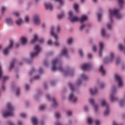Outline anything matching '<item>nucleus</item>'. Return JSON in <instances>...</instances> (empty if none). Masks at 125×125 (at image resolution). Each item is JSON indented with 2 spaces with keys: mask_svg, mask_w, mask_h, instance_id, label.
<instances>
[{
  "mask_svg": "<svg viewBox=\"0 0 125 125\" xmlns=\"http://www.w3.org/2000/svg\"><path fill=\"white\" fill-rule=\"evenodd\" d=\"M109 19L110 22V23H107L106 27L108 30H111L112 29V23H113V15L116 16L117 19H121L122 18V15L119 14V9H114L112 10V9H109Z\"/></svg>",
  "mask_w": 125,
  "mask_h": 125,
  "instance_id": "1",
  "label": "nucleus"
},
{
  "mask_svg": "<svg viewBox=\"0 0 125 125\" xmlns=\"http://www.w3.org/2000/svg\"><path fill=\"white\" fill-rule=\"evenodd\" d=\"M7 107L8 111L3 114V117H4V118H6V117H8L9 116H13V111H14V107H13L12 105H11V104H7Z\"/></svg>",
  "mask_w": 125,
  "mask_h": 125,
  "instance_id": "2",
  "label": "nucleus"
},
{
  "mask_svg": "<svg viewBox=\"0 0 125 125\" xmlns=\"http://www.w3.org/2000/svg\"><path fill=\"white\" fill-rule=\"evenodd\" d=\"M60 62H59V60L58 59H56L53 61L52 62V66L51 68L52 71H56V69H58L59 71L60 72H63V68L61 65L58 66V67H56V65H60Z\"/></svg>",
  "mask_w": 125,
  "mask_h": 125,
  "instance_id": "3",
  "label": "nucleus"
},
{
  "mask_svg": "<svg viewBox=\"0 0 125 125\" xmlns=\"http://www.w3.org/2000/svg\"><path fill=\"white\" fill-rule=\"evenodd\" d=\"M41 47H40V46L39 45H36L34 48V53H31L30 54V57L31 58H34L35 56H37L39 53H40V52L41 51Z\"/></svg>",
  "mask_w": 125,
  "mask_h": 125,
  "instance_id": "4",
  "label": "nucleus"
},
{
  "mask_svg": "<svg viewBox=\"0 0 125 125\" xmlns=\"http://www.w3.org/2000/svg\"><path fill=\"white\" fill-rule=\"evenodd\" d=\"M101 105L102 106H105L106 108L104 111V116H107V115H108L109 113H110V110H109V105H108V104L106 103V101L104 99H103L102 100Z\"/></svg>",
  "mask_w": 125,
  "mask_h": 125,
  "instance_id": "5",
  "label": "nucleus"
},
{
  "mask_svg": "<svg viewBox=\"0 0 125 125\" xmlns=\"http://www.w3.org/2000/svg\"><path fill=\"white\" fill-rule=\"evenodd\" d=\"M68 15L69 16V20L72 23H74V22H77V21H80V18L76 16H73V12L69 11L68 12Z\"/></svg>",
  "mask_w": 125,
  "mask_h": 125,
  "instance_id": "6",
  "label": "nucleus"
},
{
  "mask_svg": "<svg viewBox=\"0 0 125 125\" xmlns=\"http://www.w3.org/2000/svg\"><path fill=\"white\" fill-rule=\"evenodd\" d=\"M114 78L118 82V85L119 87H122L123 86V79H122V77L118 75H115Z\"/></svg>",
  "mask_w": 125,
  "mask_h": 125,
  "instance_id": "7",
  "label": "nucleus"
},
{
  "mask_svg": "<svg viewBox=\"0 0 125 125\" xmlns=\"http://www.w3.org/2000/svg\"><path fill=\"white\" fill-rule=\"evenodd\" d=\"M13 46V41L12 40H11L10 41L9 46L3 50V54L4 55H7V54H8V51H9V49L11 48Z\"/></svg>",
  "mask_w": 125,
  "mask_h": 125,
  "instance_id": "8",
  "label": "nucleus"
},
{
  "mask_svg": "<svg viewBox=\"0 0 125 125\" xmlns=\"http://www.w3.org/2000/svg\"><path fill=\"white\" fill-rule=\"evenodd\" d=\"M69 100L72 102H77L78 101V98L74 96L73 93H71L69 96Z\"/></svg>",
  "mask_w": 125,
  "mask_h": 125,
  "instance_id": "9",
  "label": "nucleus"
},
{
  "mask_svg": "<svg viewBox=\"0 0 125 125\" xmlns=\"http://www.w3.org/2000/svg\"><path fill=\"white\" fill-rule=\"evenodd\" d=\"M81 69H82L83 71L88 70V69H90V64H89V63H84L81 66Z\"/></svg>",
  "mask_w": 125,
  "mask_h": 125,
  "instance_id": "10",
  "label": "nucleus"
},
{
  "mask_svg": "<svg viewBox=\"0 0 125 125\" xmlns=\"http://www.w3.org/2000/svg\"><path fill=\"white\" fill-rule=\"evenodd\" d=\"M54 30V27H52L51 28L50 34L52 37H54L55 40L57 41V40H58V36H57V34H56L54 33V32H53Z\"/></svg>",
  "mask_w": 125,
  "mask_h": 125,
  "instance_id": "11",
  "label": "nucleus"
},
{
  "mask_svg": "<svg viewBox=\"0 0 125 125\" xmlns=\"http://www.w3.org/2000/svg\"><path fill=\"white\" fill-rule=\"evenodd\" d=\"M34 22L36 25H39L40 23H41V21H40V17L39 16L36 15L34 17Z\"/></svg>",
  "mask_w": 125,
  "mask_h": 125,
  "instance_id": "12",
  "label": "nucleus"
},
{
  "mask_svg": "<svg viewBox=\"0 0 125 125\" xmlns=\"http://www.w3.org/2000/svg\"><path fill=\"white\" fill-rule=\"evenodd\" d=\"M104 46V44L102 43V42H100L99 43V47H100L99 56H102V50H103Z\"/></svg>",
  "mask_w": 125,
  "mask_h": 125,
  "instance_id": "13",
  "label": "nucleus"
},
{
  "mask_svg": "<svg viewBox=\"0 0 125 125\" xmlns=\"http://www.w3.org/2000/svg\"><path fill=\"white\" fill-rule=\"evenodd\" d=\"M44 5L46 9H49V10H52V9H53V6H52L51 4L45 3Z\"/></svg>",
  "mask_w": 125,
  "mask_h": 125,
  "instance_id": "14",
  "label": "nucleus"
},
{
  "mask_svg": "<svg viewBox=\"0 0 125 125\" xmlns=\"http://www.w3.org/2000/svg\"><path fill=\"white\" fill-rule=\"evenodd\" d=\"M115 89H113L112 90V94L110 95V100L112 102L113 101H115V100H117V98L114 95V93H115Z\"/></svg>",
  "mask_w": 125,
  "mask_h": 125,
  "instance_id": "15",
  "label": "nucleus"
},
{
  "mask_svg": "<svg viewBox=\"0 0 125 125\" xmlns=\"http://www.w3.org/2000/svg\"><path fill=\"white\" fill-rule=\"evenodd\" d=\"M114 53H110V59L109 60H107V59H104V62H106V61H107V62H111V61H112V60H113V59H114Z\"/></svg>",
  "mask_w": 125,
  "mask_h": 125,
  "instance_id": "16",
  "label": "nucleus"
},
{
  "mask_svg": "<svg viewBox=\"0 0 125 125\" xmlns=\"http://www.w3.org/2000/svg\"><path fill=\"white\" fill-rule=\"evenodd\" d=\"M86 20H87V16L85 15H83L81 18H79V21L81 23L84 22V21H86Z\"/></svg>",
  "mask_w": 125,
  "mask_h": 125,
  "instance_id": "17",
  "label": "nucleus"
},
{
  "mask_svg": "<svg viewBox=\"0 0 125 125\" xmlns=\"http://www.w3.org/2000/svg\"><path fill=\"white\" fill-rule=\"evenodd\" d=\"M61 55H64L65 57H67L68 55V52L67 51V49H63L61 53Z\"/></svg>",
  "mask_w": 125,
  "mask_h": 125,
  "instance_id": "18",
  "label": "nucleus"
},
{
  "mask_svg": "<svg viewBox=\"0 0 125 125\" xmlns=\"http://www.w3.org/2000/svg\"><path fill=\"white\" fill-rule=\"evenodd\" d=\"M6 22L8 25H13V21L11 18H7L6 19Z\"/></svg>",
  "mask_w": 125,
  "mask_h": 125,
  "instance_id": "19",
  "label": "nucleus"
},
{
  "mask_svg": "<svg viewBox=\"0 0 125 125\" xmlns=\"http://www.w3.org/2000/svg\"><path fill=\"white\" fill-rule=\"evenodd\" d=\"M31 121L34 125H38V118L35 117H33L31 118Z\"/></svg>",
  "mask_w": 125,
  "mask_h": 125,
  "instance_id": "20",
  "label": "nucleus"
},
{
  "mask_svg": "<svg viewBox=\"0 0 125 125\" xmlns=\"http://www.w3.org/2000/svg\"><path fill=\"white\" fill-rule=\"evenodd\" d=\"M21 43L22 45H25L27 44V39L26 38L22 37L21 38Z\"/></svg>",
  "mask_w": 125,
  "mask_h": 125,
  "instance_id": "21",
  "label": "nucleus"
},
{
  "mask_svg": "<svg viewBox=\"0 0 125 125\" xmlns=\"http://www.w3.org/2000/svg\"><path fill=\"white\" fill-rule=\"evenodd\" d=\"M89 91L91 95H95L97 93V90L96 89H90Z\"/></svg>",
  "mask_w": 125,
  "mask_h": 125,
  "instance_id": "22",
  "label": "nucleus"
},
{
  "mask_svg": "<svg viewBox=\"0 0 125 125\" xmlns=\"http://www.w3.org/2000/svg\"><path fill=\"white\" fill-rule=\"evenodd\" d=\"M100 72L102 73L103 76H104L105 74V70L103 68V65H101L99 69Z\"/></svg>",
  "mask_w": 125,
  "mask_h": 125,
  "instance_id": "23",
  "label": "nucleus"
},
{
  "mask_svg": "<svg viewBox=\"0 0 125 125\" xmlns=\"http://www.w3.org/2000/svg\"><path fill=\"white\" fill-rule=\"evenodd\" d=\"M37 41H38V35H37V34H35L34 35V38L31 40V43H34V42H35Z\"/></svg>",
  "mask_w": 125,
  "mask_h": 125,
  "instance_id": "24",
  "label": "nucleus"
},
{
  "mask_svg": "<svg viewBox=\"0 0 125 125\" xmlns=\"http://www.w3.org/2000/svg\"><path fill=\"white\" fill-rule=\"evenodd\" d=\"M16 23L17 25H18L19 26H20L22 23H23V21H22V19H19L18 20L16 21Z\"/></svg>",
  "mask_w": 125,
  "mask_h": 125,
  "instance_id": "25",
  "label": "nucleus"
},
{
  "mask_svg": "<svg viewBox=\"0 0 125 125\" xmlns=\"http://www.w3.org/2000/svg\"><path fill=\"white\" fill-rule=\"evenodd\" d=\"M14 62H15V60H13L10 64V70H11L14 67Z\"/></svg>",
  "mask_w": 125,
  "mask_h": 125,
  "instance_id": "26",
  "label": "nucleus"
},
{
  "mask_svg": "<svg viewBox=\"0 0 125 125\" xmlns=\"http://www.w3.org/2000/svg\"><path fill=\"white\" fill-rule=\"evenodd\" d=\"M68 85L71 90V92H73V91H74V85L72 83H69Z\"/></svg>",
  "mask_w": 125,
  "mask_h": 125,
  "instance_id": "27",
  "label": "nucleus"
},
{
  "mask_svg": "<svg viewBox=\"0 0 125 125\" xmlns=\"http://www.w3.org/2000/svg\"><path fill=\"white\" fill-rule=\"evenodd\" d=\"M52 101L53 102V107L57 106L58 104H57V103H56V101H55V99H54V98H52Z\"/></svg>",
  "mask_w": 125,
  "mask_h": 125,
  "instance_id": "28",
  "label": "nucleus"
},
{
  "mask_svg": "<svg viewBox=\"0 0 125 125\" xmlns=\"http://www.w3.org/2000/svg\"><path fill=\"white\" fill-rule=\"evenodd\" d=\"M73 7H74L75 11H76V12H78V9L79 8V5L78 4H74L73 5Z\"/></svg>",
  "mask_w": 125,
  "mask_h": 125,
  "instance_id": "29",
  "label": "nucleus"
},
{
  "mask_svg": "<svg viewBox=\"0 0 125 125\" xmlns=\"http://www.w3.org/2000/svg\"><path fill=\"white\" fill-rule=\"evenodd\" d=\"M81 78L83 79V80H84L85 81L88 79L87 76L84 74H82L81 75Z\"/></svg>",
  "mask_w": 125,
  "mask_h": 125,
  "instance_id": "30",
  "label": "nucleus"
},
{
  "mask_svg": "<svg viewBox=\"0 0 125 125\" xmlns=\"http://www.w3.org/2000/svg\"><path fill=\"white\" fill-rule=\"evenodd\" d=\"M64 16H65V15H64V13H62L61 15L58 16V19H62Z\"/></svg>",
  "mask_w": 125,
  "mask_h": 125,
  "instance_id": "31",
  "label": "nucleus"
},
{
  "mask_svg": "<svg viewBox=\"0 0 125 125\" xmlns=\"http://www.w3.org/2000/svg\"><path fill=\"white\" fill-rule=\"evenodd\" d=\"M119 105L123 107L124 105H125V100H122L121 101H120L119 102Z\"/></svg>",
  "mask_w": 125,
  "mask_h": 125,
  "instance_id": "32",
  "label": "nucleus"
},
{
  "mask_svg": "<svg viewBox=\"0 0 125 125\" xmlns=\"http://www.w3.org/2000/svg\"><path fill=\"white\" fill-rule=\"evenodd\" d=\"M73 42V38H69L67 40V44H71Z\"/></svg>",
  "mask_w": 125,
  "mask_h": 125,
  "instance_id": "33",
  "label": "nucleus"
},
{
  "mask_svg": "<svg viewBox=\"0 0 125 125\" xmlns=\"http://www.w3.org/2000/svg\"><path fill=\"white\" fill-rule=\"evenodd\" d=\"M101 34L103 37H105V35H106V33L105 32V29L104 28L102 29Z\"/></svg>",
  "mask_w": 125,
  "mask_h": 125,
  "instance_id": "34",
  "label": "nucleus"
},
{
  "mask_svg": "<svg viewBox=\"0 0 125 125\" xmlns=\"http://www.w3.org/2000/svg\"><path fill=\"white\" fill-rule=\"evenodd\" d=\"M118 1L119 3L120 6H122L125 1L124 0H118Z\"/></svg>",
  "mask_w": 125,
  "mask_h": 125,
  "instance_id": "35",
  "label": "nucleus"
},
{
  "mask_svg": "<svg viewBox=\"0 0 125 125\" xmlns=\"http://www.w3.org/2000/svg\"><path fill=\"white\" fill-rule=\"evenodd\" d=\"M87 123L88 125H91V124H92V119H91L90 118H88L87 119Z\"/></svg>",
  "mask_w": 125,
  "mask_h": 125,
  "instance_id": "36",
  "label": "nucleus"
},
{
  "mask_svg": "<svg viewBox=\"0 0 125 125\" xmlns=\"http://www.w3.org/2000/svg\"><path fill=\"white\" fill-rule=\"evenodd\" d=\"M5 11V7H1V14H3L4 13V11Z\"/></svg>",
  "mask_w": 125,
  "mask_h": 125,
  "instance_id": "37",
  "label": "nucleus"
},
{
  "mask_svg": "<svg viewBox=\"0 0 125 125\" xmlns=\"http://www.w3.org/2000/svg\"><path fill=\"white\" fill-rule=\"evenodd\" d=\"M101 16H102L101 14L100 13L98 14L97 17H98V21H100V20H101Z\"/></svg>",
  "mask_w": 125,
  "mask_h": 125,
  "instance_id": "38",
  "label": "nucleus"
},
{
  "mask_svg": "<svg viewBox=\"0 0 125 125\" xmlns=\"http://www.w3.org/2000/svg\"><path fill=\"white\" fill-rule=\"evenodd\" d=\"M16 94L17 96H18V95H19V94H20V90L19 89V88H17Z\"/></svg>",
  "mask_w": 125,
  "mask_h": 125,
  "instance_id": "39",
  "label": "nucleus"
},
{
  "mask_svg": "<svg viewBox=\"0 0 125 125\" xmlns=\"http://www.w3.org/2000/svg\"><path fill=\"white\" fill-rule=\"evenodd\" d=\"M79 53L81 57H83V51L82 50H79Z\"/></svg>",
  "mask_w": 125,
  "mask_h": 125,
  "instance_id": "40",
  "label": "nucleus"
},
{
  "mask_svg": "<svg viewBox=\"0 0 125 125\" xmlns=\"http://www.w3.org/2000/svg\"><path fill=\"white\" fill-rule=\"evenodd\" d=\"M55 117L56 119H59V118H60V113L58 112L56 113L55 114Z\"/></svg>",
  "mask_w": 125,
  "mask_h": 125,
  "instance_id": "41",
  "label": "nucleus"
},
{
  "mask_svg": "<svg viewBox=\"0 0 125 125\" xmlns=\"http://www.w3.org/2000/svg\"><path fill=\"white\" fill-rule=\"evenodd\" d=\"M40 110H44V109H45V105H41L40 107Z\"/></svg>",
  "mask_w": 125,
  "mask_h": 125,
  "instance_id": "42",
  "label": "nucleus"
},
{
  "mask_svg": "<svg viewBox=\"0 0 125 125\" xmlns=\"http://www.w3.org/2000/svg\"><path fill=\"white\" fill-rule=\"evenodd\" d=\"M89 102L91 104H92L93 105H94V100L91 99L89 100Z\"/></svg>",
  "mask_w": 125,
  "mask_h": 125,
  "instance_id": "43",
  "label": "nucleus"
},
{
  "mask_svg": "<svg viewBox=\"0 0 125 125\" xmlns=\"http://www.w3.org/2000/svg\"><path fill=\"white\" fill-rule=\"evenodd\" d=\"M20 116L21 118H26V114L22 113L20 114Z\"/></svg>",
  "mask_w": 125,
  "mask_h": 125,
  "instance_id": "44",
  "label": "nucleus"
},
{
  "mask_svg": "<svg viewBox=\"0 0 125 125\" xmlns=\"http://www.w3.org/2000/svg\"><path fill=\"white\" fill-rule=\"evenodd\" d=\"M25 22H26V23H28V22H29V17L28 16H26L25 19Z\"/></svg>",
  "mask_w": 125,
  "mask_h": 125,
  "instance_id": "45",
  "label": "nucleus"
},
{
  "mask_svg": "<svg viewBox=\"0 0 125 125\" xmlns=\"http://www.w3.org/2000/svg\"><path fill=\"white\" fill-rule=\"evenodd\" d=\"M2 77V70H1V67L0 66V79Z\"/></svg>",
  "mask_w": 125,
  "mask_h": 125,
  "instance_id": "46",
  "label": "nucleus"
},
{
  "mask_svg": "<svg viewBox=\"0 0 125 125\" xmlns=\"http://www.w3.org/2000/svg\"><path fill=\"white\" fill-rule=\"evenodd\" d=\"M59 45V42H58V41L55 42H54V45H55V46H58Z\"/></svg>",
  "mask_w": 125,
  "mask_h": 125,
  "instance_id": "47",
  "label": "nucleus"
},
{
  "mask_svg": "<svg viewBox=\"0 0 125 125\" xmlns=\"http://www.w3.org/2000/svg\"><path fill=\"white\" fill-rule=\"evenodd\" d=\"M84 27H85V24H82L81 25V26L80 27V30L81 31H82V30H83V28Z\"/></svg>",
  "mask_w": 125,
  "mask_h": 125,
  "instance_id": "48",
  "label": "nucleus"
},
{
  "mask_svg": "<svg viewBox=\"0 0 125 125\" xmlns=\"http://www.w3.org/2000/svg\"><path fill=\"white\" fill-rule=\"evenodd\" d=\"M13 14H14V15H15V16H16L17 17H18V16H19V15H20L19 14V13H17V12H14V13H13Z\"/></svg>",
  "mask_w": 125,
  "mask_h": 125,
  "instance_id": "49",
  "label": "nucleus"
},
{
  "mask_svg": "<svg viewBox=\"0 0 125 125\" xmlns=\"http://www.w3.org/2000/svg\"><path fill=\"white\" fill-rule=\"evenodd\" d=\"M60 30H61L60 26H58L57 27V29H56L57 33H59V31H60Z\"/></svg>",
  "mask_w": 125,
  "mask_h": 125,
  "instance_id": "50",
  "label": "nucleus"
},
{
  "mask_svg": "<svg viewBox=\"0 0 125 125\" xmlns=\"http://www.w3.org/2000/svg\"><path fill=\"white\" fill-rule=\"evenodd\" d=\"M55 1H59L60 4H62L63 3V1L62 0H55Z\"/></svg>",
  "mask_w": 125,
  "mask_h": 125,
  "instance_id": "51",
  "label": "nucleus"
},
{
  "mask_svg": "<svg viewBox=\"0 0 125 125\" xmlns=\"http://www.w3.org/2000/svg\"><path fill=\"white\" fill-rule=\"evenodd\" d=\"M67 116H71L72 115V112L70 111H67Z\"/></svg>",
  "mask_w": 125,
  "mask_h": 125,
  "instance_id": "52",
  "label": "nucleus"
},
{
  "mask_svg": "<svg viewBox=\"0 0 125 125\" xmlns=\"http://www.w3.org/2000/svg\"><path fill=\"white\" fill-rule=\"evenodd\" d=\"M8 77L7 76H4L2 77L3 81H6V80H8Z\"/></svg>",
  "mask_w": 125,
  "mask_h": 125,
  "instance_id": "53",
  "label": "nucleus"
},
{
  "mask_svg": "<svg viewBox=\"0 0 125 125\" xmlns=\"http://www.w3.org/2000/svg\"><path fill=\"white\" fill-rule=\"evenodd\" d=\"M94 107L95 111L96 112V111H97V109H98V105H94Z\"/></svg>",
  "mask_w": 125,
  "mask_h": 125,
  "instance_id": "54",
  "label": "nucleus"
},
{
  "mask_svg": "<svg viewBox=\"0 0 125 125\" xmlns=\"http://www.w3.org/2000/svg\"><path fill=\"white\" fill-rule=\"evenodd\" d=\"M29 88H30V86H29L28 84H25V89L26 90H28V89H29Z\"/></svg>",
  "mask_w": 125,
  "mask_h": 125,
  "instance_id": "55",
  "label": "nucleus"
},
{
  "mask_svg": "<svg viewBox=\"0 0 125 125\" xmlns=\"http://www.w3.org/2000/svg\"><path fill=\"white\" fill-rule=\"evenodd\" d=\"M99 124H100V121H99V120H96L95 121L96 125H99Z\"/></svg>",
  "mask_w": 125,
  "mask_h": 125,
  "instance_id": "56",
  "label": "nucleus"
},
{
  "mask_svg": "<svg viewBox=\"0 0 125 125\" xmlns=\"http://www.w3.org/2000/svg\"><path fill=\"white\" fill-rule=\"evenodd\" d=\"M78 85H80V84H82V81L81 80H78L77 82Z\"/></svg>",
  "mask_w": 125,
  "mask_h": 125,
  "instance_id": "57",
  "label": "nucleus"
},
{
  "mask_svg": "<svg viewBox=\"0 0 125 125\" xmlns=\"http://www.w3.org/2000/svg\"><path fill=\"white\" fill-rule=\"evenodd\" d=\"M47 44L49 45H50V44H52V41H50V40H49L48 42H47Z\"/></svg>",
  "mask_w": 125,
  "mask_h": 125,
  "instance_id": "58",
  "label": "nucleus"
},
{
  "mask_svg": "<svg viewBox=\"0 0 125 125\" xmlns=\"http://www.w3.org/2000/svg\"><path fill=\"white\" fill-rule=\"evenodd\" d=\"M100 88H104V83L100 84Z\"/></svg>",
  "mask_w": 125,
  "mask_h": 125,
  "instance_id": "59",
  "label": "nucleus"
},
{
  "mask_svg": "<svg viewBox=\"0 0 125 125\" xmlns=\"http://www.w3.org/2000/svg\"><path fill=\"white\" fill-rule=\"evenodd\" d=\"M42 68H39V72L40 74H42Z\"/></svg>",
  "mask_w": 125,
  "mask_h": 125,
  "instance_id": "60",
  "label": "nucleus"
},
{
  "mask_svg": "<svg viewBox=\"0 0 125 125\" xmlns=\"http://www.w3.org/2000/svg\"><path fill=\"white\" fill-rule=\"evenodd\" d=\"M34 79L35 80H39V79H40V76H35Z\"/></svg>",
  "mask_w": 125,
  "mask_h": 125,
  "instance_id": "61",
  "label": "nucleus"
},
{
  "mask_svg": "<svg viewBox=\"0 0 125 125\" xmlns=\"http://www.w3.org/2000/svg\"><path fill=\"white\" fill-rule=\"evenodd\" d=\"M96 49H97L96 46H93V51H96Z\"/></svg>",
  "mask_w": 125,
  "mask_h": 125,
  "instance_id": "62",
  "label": "nucleus"
},
{
  "mask_svg": "<svg viewBox=\"0 0 125 125\" xmlns=\"http://www.w3.org/2000/svg\"><path fill=\"white\" fill-rule=\"evenodd\" d=\"M87 57H88V58H91V57H92V55L91 54H88Z\"/></svg>",
  "mask_w": 125,
  "mask_h": 125,
  "instance_id": "63",
  "label": "nucleus"
},
{
  "mask_svg": "<svg viewBox=\"0 0 125 125\" xmlns=\"http://www.w3.org/2000/svg\"><path fill=\"white\" fill-rule=\"evenodd\" d=\"M8 125H15L13 123L9 122H8Z\"/></svg>",
  "mask_w": 125,
  "mask_h": 125,
  "instance_id": "64",
  "label": "nucleus"
}]
</instances>
